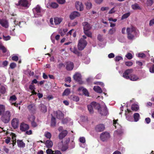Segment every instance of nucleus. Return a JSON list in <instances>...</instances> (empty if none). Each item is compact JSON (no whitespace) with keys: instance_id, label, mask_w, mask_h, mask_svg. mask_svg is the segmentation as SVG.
<instances>
[{"instance_id":"1","label":"nucleus","mask_w":154,"mask_h":154,"mask_svg":"<svg viewBox=\"0 0 154 154\" xmlns=\"http://www.w3.org/2000/svg\"><path fill=\"white\" fill-rule=\"evenodd\" d=\"M132 69H127L123 74V77L126 79H130L131 80L133 81L140 80L141 79L136 75L134 74L131 75L132 73Z\"/></svg>"},{"instance_id":"2","label":"nucleus","mask_w":154,"mask_h":154,"mask_svg":"<svg viewBox=\"0 0 154 154\" xmlns=\"http://www.w3.org/2000/svg\"><path fill=\"white\" fill-rule=\"evenodd\" d=\"M34 16L35 17L42 16L45 12V10L42 9L39 5H37L32 9Z\"/></svg>"},{"instance_id":"3","label":"nucleus","mask_w":154,"mask_h":154,"mask_svg":"<svg viewBox=\"0 0 154 154\" xmlns=\"http://www.w3.org/2000/svg\"><path fill=\"white\" fill-rule=\"evenodd\" d=\"M136 29L133 26L128 27L127 29V32L128 34V37L129 39H133L134 36L136 34Z\"/></svg>"},{"instance_id":"4","label":"nucleus","mask_w":154,"mask_h":154,"mask_svg":"<svg viewBox=\"0 0 154 154\" xmlns=\"http://www.w3.org/2000/svg\"><path fill=\"white\" fill-rule=\"evenodd\" d=\"M11 116V112L9 111H6L2 115L1 119L4 123H7L9 122Z\"/></svg>"},{"instance_id":"5","label":"nucleus","mask_w":154,"mask_h":154,"mask_svg":"<svg viewBox=\"0 0 154 154\" xmlns=\"http://www.w3.org/2000/svg\"><path fill=\"white\" fill-rule=\"evenodd\" d=\"M88 110L91 114L93 113V109H97L100 107V104L95 102H92L90 105H88L87 106Z\"/></svg>"},{"instance_id":"6","label":"nucleus","mask_w":154,"mask_h":154,"mask_svg":"<svg viewBox=\"0 0 154 154\" xmlns=\"http://www.w3.org/2000/svg\"><path fill=\"white\" fill-rule=\"evenodd\" d=\"M87 43L86 41L83 38H81L79 41L78 48L79 50H82L86 47Z\"/></svg>"},{"instance_id":"7","label":"nucleus","mask_w":154,"mask_h":154,"mask_svg":"<svg viewBox=\"0 0 154 154\" xmlns=\"http://www.w3.org/2000/svg\"><path fill=\"white\" fill-rule=\"evenodd\" d=\"M110 137L109 133L107 132L102 133L100 135V138L103 141H106Z\"/></svg>"},{"instance_id":"8","label":"nucleus","mask_w":154,"mask_h":154,"mask_svg":"<svg viewBox=\"0 0 154 154\" xmlns=\"http://www.w3.org/2000/svg\"><path fill=\"white\" fill-rule=\"evenodd\" d=\"M98 112L101 115L103 116H106L108 113L107 108L105 105L103 107H100L97 108Z\"/></svg>"},{"instance_id":"9","label":"nucleus","mask_w":154,"mask_h":154,"mask_svg":"<svg viewBox=\"0 0 154 154\" xmlns=\"http://www.w3.org/2000/svg\"><path fill=\"white\" fill-rule=\"evenodd\" d=\"M58 147L59 149L61 150L62 151H66L68 148V146L67 145L64 144H63V141H62L60 143H59L58 144Z\"/></svg>"},{"instance_id":"10","label":"nucleus","mask_w":154,"mask_h":154,"mask_svg":"<svg viewBox=\"0 0 154 154\" xmlns=\"http://www.w3.org/2000/svg\"><path fill=\"white\" fill-rule=\"evenodd\" d=\"M19 125V121L18 119L17 118L13 119L11 121V125L14 128H18Z\"/></svg>"},{"instance_id":"11","label":"nucleus","mask_w":154,"mask_h":154,"mask_svg":"<svg viewBox=\"0 0 154 154\" xmlns=\"http://www.w3.org/2000/svg\"><path fill=\"white\" fill-rule=\"evenodd\" d=\"M54 114L56 115L57 118L59 119H62L64 118L63 114L60 110L54 112Z\"/></svg>"},{"instance_id":"12","label":"nucleus","mask_w":154,"mask_h":154,"mask_svg":"<svg viewBox=\"0 0 154 154\" xmlns=\"http://www.w3.org/2000/svg\"><path fill=\"white\" fill-rule=\"evenodd\" d=\"M80 13L76 11H74L72 12L69 15V18L70 19L72 20L74 19L76 17L80 16Z\"/></svg>"},{"instance_id":"13","label":"nucleus","mask_w":154,"mask_h":154,"mask_svg":"<svg viewBox=\"0 0 154 154\" xmlns=\"http://www.w3.org/2000/svg\"><path fill=\"white\" fill-rule=\"evenodd\" d=\"M29 128L28 125L24 123L21 124L20 126V129L22 131H25Z\"/></svg>"},{"instance_id":"14","label":"nucleus","mask_w":154,"mask_h":154,"mask_svg":"<svg viewBox=\"0 0 154 154\" xmlns=\"http://www.w3.org/2000/svg\"><path fill=\"white\" fill-rule=\"evenodd\" d=\"M75 6L77 10L82 11L83 10V6L80 2L77 1L75 3Z\"/></svg>"},{"instance_id":"15","label":"nucleus","mask_w":154,"mask_h":154,"mask_svg":"<svg viewBox=\"0 0 154 154\" xmlns=\"http://www.w3.org/2000/svg\"><path fill=\"white\" fill-rule=\"evenodd\" d=\"M28 1L27 0H19L18 3L16 5L26 7L28 6Z\"/></svg>"},{"instance_id":"16","label":"nucleus","mask_w":154,"mask_h":154,"mask_svg":"<svg viewBox=\"0 0 154 154\" xmlns=\"http://www.w3.org/2000/svg\"><path fill=\"white\" fill-rule=\"evenodd\" d=\"M105 129L104 126L103 124H100L97 125L95 128L97 132H101L103 131Z\"/></svg>"},{"instance_id":"17","label":"nucleus","mask_w":154,"mask_h":154,"mask_svg":"<svg viewBox=\"0 0 154 154\" xmlns=\"http://www.w3.org/2000/svg\"><path fill=\"white\" fill-rule=\"evenodd\" d=\"M74 67L73 63L71 62H67L66 63V69L68 70H71Z\"/></svg>"},{"instance_id":"18","label":"nucleus","mask_w":154,"mask_h":154,"mask_svg":"<svg viewBox=\"0 0 154 154\" xmlns=\"http://www.w3.org/2000/svg\"><path fill=\"white\" fill-rule=\"evenodd\" d=\"M17 99V98L15 95H12L11 96L9 99V100L11 103L12 105H14L16 107H18V104L13 102L15 101Z\"/></svg>"},{"instance_id":"19","label":"nucleus","mask_w":154,"mask_h":154,"mask_svg":"<svg viewBox=\"0 0 154 154\" xmlns=\"http://www.w3.org/2000/svg\"><path fill=\"white\" fill-rule=\"evenodd\" d=\"M28 108L31 112L32 113L35 112L36 108L35 104H31L29 105L28 106Z\"/></svg>"},{"instance_id":"20","label":"nucleus","mask_w":154,"mask_h":154,"mask_svg":"<svg viewBox=\"0 0 154 154\" xmlns=\"http://www.w3.org/2000/svg\"><path fill=\"white\" fill-rule=\"evenodd\" d=\"M68 132L66 130H63L60 133L58 136L60 140H62L67 135Z\"/></svg>"},{"instance_id":"21","label":"nucleus","mask_w":154,"mask_h":154,"mask_svg":"<svg viewBox=\"0 0 154 154\" xmlns=\"http://www.w3.org/2000/svg\"><path fill=\"white\" fill-rule=\"evenodd\" d=\"M0 24L5 28H7L8 26V22L5 20L0 19Z\"/></svg>"},{"instance_id":"22","label":"nucleus","mask_w":154,"mask_h":154,"mask_svg":"<svg viewBox=\"0 0 154 154\" xmlns=\"http://www.w3.org/2000/svg\"><path fill=\"white\" fill-rule=\"evenodd\" d=\"M73 78L75 80L80 82L81 80V75L79 73H76L74 75Z\"/></svg>"},{"instance_id":"23","label":"nucleus","mask_w":154,"mask_h":154,"mask_svg":"<svg viewBox=\"0 0 154 154\" xmlns=\"http://www.w3.org/2000/svg\"><path fill=\"white\" fill-rule=\"evenodd\" d=\"M84 31L89 30L91 28L90 24L86 22H84L83 23Z\"/></svg>"},{"instance_id":"24","label":"nucleus","mask_w":154,"mask_h":154,"mask_svg":"<svg viewBox=\"0 0 154 154\" xmlns=\"http://www.w3.org/2000/svg\"><path fill=\"white\" fill-rule=\"evenodd\" d=\"M62 122L63 124H68L69 125L72 124V122L71 121V119L69 118L63 119L62 120Z\"/></svg>"},{"instance_id":"25","label":"nucleus","mask_w":154,"mask_h":154,"mask_svg":"<svg viewBox=\"0 0 154 154\" xmlns=\"http://www.w3.org/2000/svg\"><path fill=\"white\" fill-rule=\"evenodd\" d=\"M18 146L20 148H23L25 146V143L22 141V140H18L17 141Z\"/></svg>"},{"instance_id":"26","label":"nucleus","mask_w":154,"mask_h":154,"mask_svg":"<svg viewBox=\"0 0 154 154\" xmlns=\"http://www.w3.org/2000/svg\"><path fill=\"white\" fill-rule=\"evenodd\" d=\"M69 99L75 102H78L79 100V98L78 96L74 95L70 96Z\"/></svg>"},{"instance_id":"27","label":"nucleus","mask_w":154,"mask_h":154,"mask_svg":"<svg viewBox=\"0 0 154 154\" xmlns=\"http://www.w3.org/2000/svg\"><path fill=\"white\" fill-rule=\"evenodd\" d=\"M51 127H54L55 126L56 123V119L52 114H51Z\"/></svg>"},{"instance_id":"28","label":"nucleus","mask_w":154,"mask_h":154,"mask_svg":"<svg viewBox=\"0 0 154 154\" xmlns=\"http://www.w3.org/2000/svg\"><path fill=\"white\" fill-rule=\"evenodd\" d=\"M62 21V19L60 18L56 17L54 19V22L55 25L60 24Z\"/></svg>"},{"instance_id":"29","label":"nucleus","mask_w":154,"mask_h":154,"mask_svg":"<svg viewBox=\"0 0 154 154\" xmlns=\"http://www.w3.org/2000/svg\"><path fill=\"white\" fill-rule=\"evenodd\" d=\"M45 145L48 148H51L53 145L52 142L50 140H48L45 142Z\"/></svg>"},{"instance_id":"30","label":"nucleus","mask_w":154,"mask_h":154,"mask_svg":"<svg viewBox=\"0 0 154 154\" xmlns=\"http://www.w3.org/2000/svg\"><path fill=\"white\" fill-rule=\"evenodd\" d=\"M14 23L16 25H18L20 27H22L25 24V23L24 22H18V21L16 20L14 21Z\"/></svg>"},{"instance_id":"31","label":"nucleus","mask_w":154,"mask_h":154,"mask_svg":"<svg viewBox=\"0 0 154 154\" xmlns=\"http://www.w3.org/2000/svg\"><path fill=\"white\" fill-rule=\"evenodd\" d=\"M39 108H40L41 111L43 113H45L47 112L46 107L44 104H41L39 105Z\"/></svg>"},{"instance_id":"32","label":"nucleus","mask_w":154,"mask_h":154,"mask_svg":"<svg viewBox=\"0 0 154 154\" xmlns=\"http://www.w3.org/2000/svg\"><path fill=\"white\" fill-rule=\"evenodd\" d=\"M93 89L95 91L98 93H100L102 92V89L98 86H94L93 88Z\"/></svg>"},{"instance_id":"33","label":"nucleus","mask_w":154,"mask_h":154,"mask_svg":"<svg viewBox=\"0 0 154 154\" xmlns=\"http://www.w3.org/2000/svg\"><path fill=\"white\" fill-rule=\"evenodd\" d=\"M124 131L122 130H117L115 131L114 134L115 135H117L119 136H121L123 134Z\"/></svg>"},{"instance_id":"34","label":"nucleus","mask_w":154,"mask_h":154,"mask_svg":"<svg viewBox=\"0 0 154 154\" xmlns=\"http://www.w3.org/2000/svg\"><path fill=\"white\" fill-rule=\"evenodd\" d=\"M131 7L132 9L133 10H140L141 9L140 7V6L137 3H135L133 5H132Z\"/></svg>"},{"instance_id":"35","label":"nucleus","mask_w":154,"mask_h":154,"mask_svg":"<svg viewBox=\"0 0 154 154\" xmlns=\"http://www.w3.org/2000/svg\"><path fill=\"white\" fill-rule=\"evenodd\" d=\"M139 109V106L136 104H133L131 106V109L132 110L137 111Z\"/></svg>"},{"instance_id":"36","label":"nucleus","mask_w":154,"mask_h":154,"mask_svg":"<svg viewBox=\"0 0 154 154\" xmlns=\"http://www.w3.org/2000/svg\"><path fill=\"white\" fill-rule=\"evenodd\" d=\"M134 121L137 122L140 119V115L138 113H135L134 115Z\"/></svg>"},{"instance_id":"37","label":"nucleus","mask_w":154,"mask_h":154,"mask_svg":"<svg viewBox=\"0 0 154 154\" xmlns=\"http://www.w3.org/2000/svg\"><path fill=\"white\" fill-rule=\"evenodd\" d=\"M70 89L69 88H66L65 90L63 92V96H67L70 94Z\"/></svg>"},{"instance_id":"38","label":"nucleus","mask_w":154,"mask_h":154,"mask_svg":"<svg viewBox=\"0 0 154 154\" xmlns=\"http://www.w3.org/2000/svg\"><path fill=\"white\" fill-rule=\"evenodd\" d=\"M6 92V88L5 87L3 86H1L0 88V92L2 94H5Z\"/></svg>"},{"instance_id":"39","label":"nucleus","mask_w":154,"mask_h":154,"mask_svg":"<svg viewBox=\"0 0 154 154\" xmlns=\"http://www.w3.org/2000/svg\"><path fill=\"white\" fill-rule=\"evenodd\" d=\"M54 19L52 18L50 19L49 24L50 26L52 27H55V23H54Z\"/></svg>"},{"instance_id":"40","label":"nucleus","mask_w":154,"mask_h":154,"mask_svg":"<svg viewBox=\"0 0 154 154\" xmlns=\"http://www.w3.org/2000/svg\"><path fill=\"white\" fill-rule=\"evenodd\" d=\"M86 8L88 9H90L92 6L91 3L90 2H87L85 3Z\"/></svg>"},{"instance_id":"41","label":"nucleus","mask_w":154,"mask_h":154,"mask_svg":"<svg viewBox=\"0 0 154 154\" xmlns=\"http://www.w3.org/2000/svg\"><path fill=\"white\" fill-rule=\"evenodd\" d=\"M130 12L125 14L122 16L121 18V20H123L128 18L130 16Z\"/></svg>"},{"instance_id":"42","label":"nucleus","mask_w":154,"mask_h":154,"mask_svg":"<svg viewBox=\"0 0 154 154\" xmlns=\"http://www.w3.org/2000/svg\"><path fill=\"white\" fill-rule=\"evenodd\" d=\"M45 136L48 139H50L51 137V133L49 132H45L44 134Z\"/></svg>"},{"instance_id":"43","label":"nucleus","mask_w":154,"mask_h":154,"mask_svg":"<svg viewBox=\"0 0 154 154\" xmlns=\"http://www.w3.org/2000/svg\"><path fill=\"white\" fill-rule=\"evenodd\" d=\"M28 119L31 122L35 121V117L33 115H29L28 117Z\"/></svg>"},{"instance_id":"44","label":"nucleus","mask_w":154,"mask_h":154,"mask_svg":"<svg viewBox=\"0 0 154 154\" xmlns=\"http://www.w3.org/2000/svg\"><path fill=\"white\" fill-rule=\"evenodd\" d=\"M116 31L115 28H112L110 29L109 31V33L110 35H112Z\"/></svg>"},{"instance_id":"45","label":"nucleus","mask_w":154,"mask_h":154,"mask_svg":"<svg viewBox=\"0 0 154 154\" xmlns=\"http://www.w3.org/2000/svg\"><path fill=\"white\" fill-rule=\"evenodd\" d=\"M85 34L89 37H91V33L89 31V30L84 31Z\"/></svg>"},{"instance_id":"46","label":"nucleus","mask_w":154,"mask_h":154,"mask_svg":"<svg viewBox=\"0 0 154 154\" xmlns=\"http://www.w3.org/2000/svg\"><path fill=\"white\" fill-rule=\"evenodd\" d=\"M70 50L74 54H78V55H79V52L75 48H74V49H72L71 48H70Z\"/></svg>"},{"instance_id":"47","label":"nucleus","mask_w":154,"mask_h":154,"mask_svg":"<svg viewBox=\"0 0 154 154\" xmlns=\"http://www.w3.org/2000/svg\"><path fill=\"white\" fill-rule=\"evenodd\" d=\"M5 106L3 105H0V115L1 114L2 112L5 111Z\"/></svg>"},{"instance_id":"48","label":"nucleus","mask_w":154,"mask_h":154,"mask_svg":"<svg viewBox=\"0 0 154 154\" xmlns=\"http://www.w3.org/2000/svg\"><path fill=\"white\" fill-rule=\"evenodd\" d=\"M58 6L56 2H52L51 4V6L53 8H56Z\"/></svg>"},{"instance_id":"49","label":"nucleus","mask_w":154,"mask_h":154,"mask_svg":"<svg viewBox=\"0 0 154 154\" xmlns=\"http://www.w3.org/2000/svg\"><path fill=\"white\" fill-rule=\"evenodd\" d=\"M125 57L129 60L131 59L133 57L132 54L130 53H128L126 54L125 55Z\"/></svg>"},{"instance_id":"50","label":"nucleus","mask_w":154,"mask_h":154,"mask_svg":"<svg viewBox=\"0 0 154 154\" xmlns=\"http://www.w3.org/2000/svg\"><path fill=\"white\" fill-rule=\"evenodd\" d=\"M54 151L50 149H48L46 150V152L47 154H54Z\"/></svg>"},{"instance_id":"51","label":"nucleus","mask_w":154,"mask_h":154,"mask_svg":"<svg viewBox=\"0 0 154 154\" xmlns=\"http://www.w3.org/2000/svg\"><path fill=\"white\" fill-rule=\"evenodd\" d=\"M82 92L85 95L87 96H89V93L88 91L85 88L82 91Z\"/></svg>"},{"instance_id":"52","label":"nucleus","mask_w":154,"mask_h":154,"mask_svg":"<svg viewBox=\"0 0 154 154\" xmlns=\"http://www.w3.org/2000/svg\"><path fill=\"white\" fill-rule=\"evenodd\" d=\"M153 3V0H147V4L148 6H150L152 5Z\"/></svg>"},{"instance_id":"53","label":"nucleus","mask_w":154,"mask_h":154,"mask_svg":"<svg viewBox=\"0 0 154 154\" xmlns=\"http://www.w3.org/2000/svg\"><path fill=\"white\" fill-rule=\"evenodd\" d=\"M55 36L54 35V33H53L52 34L51 36V39L52 41V42L53 43H55V40L54 38H55Z\"/></svg>"},{"instance_id":"54","label":"nucleus","mask_w":154,"mask_h":154,"mask_svg":"<svg viewBox=\"0 0 154 154\" xmlns=\"http://www.w3.org/2000/svg\"><path fill=\"white\" fill-rule=\"evenodd\" d=\"M122 57L120 56H117L115 57V61H119V60H122Z\"/></svg>"},{"instance_id":"55","label":"nucleus","mask_w":154,"mask_h":154,"mask_svg":"<svg viewBox=\"0 0 154 154\" xmlns=\"http://www.w3.org/2000/svg\"><path fill=\"white\" fill-rule=\"evenodd\" d=\"M79 140L81 143H85V137H81L80 138Z\"/></svg>"},{"instance_id":"56","label":"nucleus","mask_w":154,"mask_h":154,"mask_svg":"<svg viewBox=\"0 0 154 154\" xmlns=\"http://www.w3.org/2000/svg\"><path fill=\"white\" fill-rule=\"evenodd\" d=\"M16 66V64L15 63H11L10 64V67L12 69H13L15 68Z\"/></svg>"},{"instance_id":"57","label":"nucleus","mask_w":154,"mask_h":154,"mask_svg":"<svg viewBox=\"0 0 154 154\" xmlns=\"http://www.w3.org/2000/svg\"><path fill=\"white\" fill-rule=\"evenodd\" d=\"M137 56L141 58H143L146 57L145 55L143 53H139L137 54Z\"/></svg>"},{"instance_id":"58","label":"nucleus","mask_w":154,"mask_h":154,"mask_svg":"<svg viewBox=\"0 0 154 154\" xmlns=\"http://www.w3.org/2000/svg\"><path fill=\"white\" fill-rule=\"evenodd\" d=\"M3 38L5 41H7L10 39L11 37L9 35L5 36L4 35H3Z\"/></svg>"},{"instance_id":"59","label":"nucleus","mask_w":154,"mask_h":154,"mask_svg":"<svg viewBox=\"0 0 154 154\" xmlns=\"http://www.w3.org/2000/svg\"><path fill=\"white\" fill-rule=\"evenodd\" d=\"M125 64L127 66H130L132 65L133 63L131 61L126 62H125Z\"/></svg>"},{"instance_id":"60","label":"nucleus","mask_w":154,"mask_h":154,"mask_svg":"<svg viewBox=\"0 0 154 154\" xmlns=\"http://www.w3.org/2000/svg\"><path fill=\"white\" fill-rule=\"evenodd\" d=\"M150 119L149 118H146L145 119L146 123L147 124H149L150 122Z\"/></svg>"},{"instance_id":"61","label":"nucleus","mask_w":154,"mask_h":154,"mask_svg":"<svg viewBox=\"0 0 154 154\" xmlns=\"http://www.w3.org/2000/svg\"><path fill=\"white\" fill-rule=\"evenodd\" d=\"M97 39L99 41H102L103 40L102 35H98L97 36Z\"/></svg>"},{"instance_id":"62","label":"nucleus","mask_w":154,"mask_h":154,"mask_svg":"<svg viewBox=\"0 0 154 154\" xmlns=\"http://www.w3.org/2000/svg\"><path fill=\"white\" fill-rule=\"evenodd\" d=\"M90 58L88 57H87L86 58L84 63L86 64H88L90 62Z\"/></svg>"},{"instance_id":"63","label":"nucleus","mask_w":154,"mask_h":154,"mask_svg":"<svg viewBox=\"0 0 154 154\" xmlns=\"http://www.w3.org/2000/svg\"><path fill=\"white\" fill-rule=\"evenodd\" d=\"M149 71L151 73H154V65H153L149 69Z\"/></svg>"},{"instance_id":"64","label":"nucleus","mask_w":154,"mask_h":154,"mask_svg":"<svg viewBox=\"0 0 154 154\" xmlns=\"http://www.w3.org/2000/svg\"><path fill=\"white\" fill-rule=\"evenodd\" d=\"M154 24V18L151 20L150 21L149 25L150 26H152Z\"/></svg>"}]
</instances>
